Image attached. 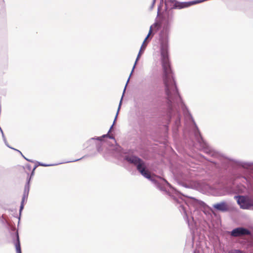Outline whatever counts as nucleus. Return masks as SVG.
<instances>
[{
  "label": "nucleus",
  "instance_id": "obj_2",
  "mask_svg": "<svg viewBox=\"0 0 253 253\" xmlns=\"http://www.w3.org/2000/svg\"><path fill=\"white\" fill-rule=\"evenodd\" d=\"M172 172L178 183L184 187L198 188L199 186V183H195L194 185L189 183L190 176L187 170L183 167L175 168L172 170Z\"/></svg>",
  "mask_w": 253,
  "mask_h": 253
},
{
  "label": "nucleus",
  "instance_id": "obj_18",
  "mask_svg": "<svg viewBox=\"0 0 253 253\" xmlns=\"http://www.w3.org/2000/svg\"><path fill=\"white\" fill-rule=\"evenodd\" d=\"M89 156L88 155H85L84 156H83L82 158H81L80 159H76V160H71V161H67L66 162V163H70V162H77V161H80V160L84 158H85V157H87ZM65 162H64L63 163H65Z\"/></svg>",
  "mask_w": 253,
  "mask_h": 253
},
{
  "label": "nucleus",
  "instance_id": "obj_10",
  "mask_svg": "<svg viewBox=\"0 0 253 253\" xmlns=\"http://www.w3.org/2000/svg\"><path fill=\"white\" fill-rule=\"evenodd\" d=\"M32 176L31 175V176L30 177L28 178L27 179V182H26V183L25 184V185L24 187V192H23L24 193L29 194V191H30V180H31Z\"/></svg>",
  "mask_w": 253,
  "mask_h": 253
},
{
  "label": "nucleus",
  "instance_id": "obj_14",
  "mask_svg": "<svg viewBox=\"0 0 253 253\" xmlns=\"http://www.w3.org/2000/svg\"><path fill=\"white\" fill-rule=\"evenodd\" d=\"M152 26H153V25L150 26L148 34L147 35V37L145 38L144 41H143V43H144V46H145V45H147V44L148 42L149 41V40H148V38L151 35V34H152Z\"/></svg>",
  "mask_w": 253,
  "mask_h": 253
},
{
  "label": "nucleus",
  "instance_id": "obj_13",
  "mask_svg": "<svg viewBox=\"0 0 253 253\" xmlns=\"http://www.w3.org/2000/svg\"><path fill=\"white\" fill-rule=\"evenodd\" d=\"M106 137H109L110 139H115V138H114V137L113 136L110 135L108 134V133H107L106 134L103 135L101 137H96L91 138L90 140H99V141H102V139L103 138Z\"/></svg>",
  "mask_w": 253,
  "mask_h": 253
},
{
  "label": "nucleus",
  "instance_id": "obj_22",
  "mask_svg": "<svg viewBox=\"0 0 253 253\" xmlns=\"http://www.w3.org/2000/svg\"><path fill=\"white\" fill-rule=\"evenodd\" d=\"M155 2H156V0H153L151 6L150 7V10H152L153 8V7L155 5Z\"/></svg>",
  "mask_w": 253,
  "mask_h": 253
},
{
  "label": "nucleus",
  "instance_id": "obj_19",
  "mask_svg": "<svg viewBox=\"0 0 253 253\" xmlns=\"http://www.w3.org/2000/svg\"><path fill=\"white\" fill-rule=\"evenodd\" d=\"M13 150H15V151H18L19 153L21 154V155L22 156V157L25 159L27 161H29V162H33L34 163V162L31 160H30V159H28L27 158H26V157H25V156H24V155L22 154V153L18 150H17L16 149H13Z\"/></svg>",
  "mask_w": 253,
  "mask_h": 253
},
{
  "label": "nucleus",
  "instance_id": "obj_1",
  "mask_svg": "<svg viewBox=\"0 0 253 253\" xmlns=\"http://www.w3.org/2000/svg\"><path fill=\"white\" fill-rule=\"evenodd\" d=\"M124 159L136 166L137 170L141 175L151 181L158 189L162 191L165 192L173 197L174 202L179 204L178 207L179 211L181 213H183V217L189 225V220L186 212L187 200L185 198L192 199L201 207L210 209L209 207L204 202L184 194L174 188L166 179L156 175H151L146 169L145 163L139 157L133 155L125 154L124 156ZM210 210L212 211L211 208Z\"/></svg>",
  "mask_w": 253,
  "mask_h": 253
},
{
  "label": "nucleus",
  "instance_id": "obj_16",
  "mask_svg": "<svg viewBox=\"0 0 253 253\" xmlns=\"http://www.w3.org/2000/svg\"><path fill=\"white\" fill-rule=\"evenodd\" d=\"M228 253H246L244 252L241 251L240 250H232L229 251Z\"/></svg>",
  "mask_w": 253,
  "mask_h": 253
},
{
  "label": "nucleus",
  "instance_id": "obj_17",
  "mask_svg": "<svg viewBox=\"0 0 253 253\" xmlns=\"http://www.w3.org/2000/svg\"><path fill=\"white\" fill-rule=\"evenodd\" d=\"M2 137L3 140L5 144V145L8 147H9V148H11V149H14L13 148L11 147L8 145V143H7V141H6V138H5V136H4V134H3V135H2Z\"/></svg>",
  "mask_w": 253,
  "mask_h": 253
},
{
  "label": "nucleus",
  "instance_id": "obj_4",
  "mask_svg": "<svg viewBox=\"0 0 253 253\" xmlns=\"http://www.w3.org/2000/svg\"><path fill=\"white\" fill-rule=\"evenodd\" d=\"M250 234H251V231L249 229L242 227L234 228L231 231L230 234L233 237H238Z\"/></svg>",
  "mask_w": 253,
  "mask_h": 253
},
{
  "label": "nucleus",
  "instance_id": "obj_23",
  "mask_svg": "<svg viewBox=\"0 0 253 253\" xmlns=\"http://www.w3.org/2000/svg\"><path fill=\"white\" fill-rule=\"evenodd\" d=\"M243 177H244V178H245L246 179V180L247 181V182L248 183H249L250 184V181L248 180V179L246 177L244 176Z\"/></svg>",
  "mask_w": 253,
  "mask_h": 253
},
{
  "label": "nucleus",
  "instance_id": "obj_15",
  "mask_svg": "<svg viewBox=\"0 0 253 253\" xmlns=\"http://www.w3.org/2000/svg\"><path fill=\"white\" fill-rule=\"evenodd\" d=\"M152 26H153V25L150 26L148 34L147 35V37L145 38L144 41H143V43H144V46H145V45H147V44L148 42L149 41V40H148V38L151 35V34H152Z\"/></svg>",
  "mask_w": 253,
  "mask_h": 253
},
{
  "label": "nucleus",
  "instance_id": "obj_24",
  "mask_svg": "<svg viewBox=\"0 0 253 253\" xmlns=\"http://www.w3.org/2000/svg\"><path fill=\"white\" fill-rule=\"evenodd\" d=\"M153 35H154V34H152V33L151 34V37H150V39H152V37H153Z\"/></svg>",
  "mask_w": 253,
  "mask_h": 253
},
{
  "label": "nucleus",
  "instance_id": "obj_9",
  "mask_svg": "<svg viewBox=\"0 0 253 253\" xmlns=\"http://www.w3.org/2000/svg\"><path fill=\"white\" fill-rule=\"evenodd\" d=\"M28 195H29L28 194H26V193H23L22 199V201H21V205H20V209H19L20 215H21L22 211L23 210V209L24 208V202L25 201H26L27 200Z\"/></svg>",
  "mask_w": 253,
  "mask_h": 253
},
{
  "label": "nucleus",
  "instance_id": "obj_11",
  "mask_svg": "<svg viewBox=\"0 0 253 253\" xmlns=\"http://www.w3.org/2000/svg\"><path fill=\"white\" fill-rule=\"evenodd\" d=\"M123 95L122 96V97L121 98V101L120 102L119 105V107H118V110H117L116 116L115 117V119H114L113 125L110 127V129H109V130L108 131V133L111 131L112 128H113V126L115 125V124L116 123V121L117 120V117H118V115L119 114V111H120V109L121 108V105H122V99H123Z\"/></svg>",
  "mask_w": 253,
  "mask_h": 253
},
{
  "label": "nucleus",
  "instance_id": "obj_3",
  "mask_svg": "<svg viewBox=\"0 0 253 253\" xmlns=\"http://www.w3.org/2000/svg\"><path fill=\"white\" fill-rule=\"evenodd\" d=\"M234 198L241 209L250 210L253 208V196L237 195Z\"/></svg>",
  "mask_w": 253,
  "mask_h": 253
},
{
  "label": "nucleus",
  "instance_id": "obj_6",
  "mask_svg": "<svg viewBox=\"0 0 253 253\" xmlns=\"http://www.w3.org/2000/svg\"><path fill=\"white\" fill-rule=\"evenodd\" d=\"M146 47V45H145V46H144V43H142V45H141V48H140V50H139V52H138V55H137V57H136V60H135V61L134 64V65H133V68H132V71H131V73H130V75H129V78H128V80H127V81L126 84V86H125V89H124V92H125V90H126V85H127V83H128V82H129V79H130V77H131V75H132V73H133V71H134V69H135V66H136V64H137V61H138V60L139 59V58H140V56H141V55L142 53L144 52V50H145V49ZM124 93H123V94H124Z\"/></svg>",
  "mask_w": 253,
  "mask_h": 253
},
{
  "label": "nucleus",
  "instance_id": "obj_8",
  "mask_svg": "<svg viewBox=\"0 0 253 253\" xmlns=\"http://www.w3.org/2000/svg\"><path fill=\"white\" fill-rule=\"evenodd\" d=\"M13 241L14 242L17 253H22L18 231H16L15 232V237H13Z\"/></svg>",
  "mask_w": 253,
  "mask_h": 253
},
{
  "label": "nucleus",
  "instance_id": "obj_21",
  "mask_svg": "<svg viewBox=\"0 0 253 253\" xmlns=\"http://www.w3.org/2000/svg\"><path fill=\"white\" fill-rule=\"evenodd\" d=\"M26 168L29 171H30L32 169V167L30 164H27L26 165Z\"/></svg>",
  "mask_w": 253,
  "mask_h": 253
},
{
  "label": "nucleus",
  "instance_id": "obj_20",
  "mask_svg": "<svg viewBox=\"0 0 253 253\" xmlns=\"http://www.w3.org/2000/svg\"><path fill=\"white\" fill-rule=\"evenodd\" d=\"M96 149H97L98 152H99V153L101 152L102 151V148L100 143H98V144H97Z\"/></svg>",
  "mask_w": 253,
  "mask_h": 253
},
{
  "label": "nucleus",
  "instance_id": "obj_12",
  "mask_svg": "<svg viewBox=\"0 0 253 253\" xmlns=\"http://www.w3.org/2000/svg\"><path fill=\"white\" fill-rule=\"evenodd\" d=\"M39 166H43V167H49V166H53V165H48V164H46L37 162V164L36 165L34 166V167L33 168V169H32L31 174V176H33L34 174L35 170Z\"/></svg>",
  "mask_w": 253,
  "mask_h": 253
},
{
  "label": "nucleus",
  "instance_id": "obj_7",
  "mask_svg": "<svg viewBox=\"0 0 253 253\" xmlns=\"http://www.w3.org/2000/svg\"><path fill=\"white\" fill-rule=\"evenodd\" d=\"M234 163L238 167L253 170V163L235 161H234Z\"/></svg>",
  "mask_w": 253,
  "mask_h": 253
},
{
  "label": "nucleus",
  "instance_id": "obj_5",
  "mask_svg": "<svg viewBox=\"0 0 253 253\" xmlns=\"http://www.w3.org/2000/svg\"><path fill=\"white\" fill-rule=\"evenodd\" d=\"M212 207L216 211L222 212H225L229 211V208L228 204L225 201H221L215 203L212 205Z\"/></svg>",
  "mask_w": 253,
  "mask_h": 253
}]
</instances>
